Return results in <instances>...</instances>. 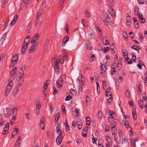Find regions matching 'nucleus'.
<instances>
[{
    "label": "nucleus",
    "instance_id": "63",
    "mask_svg": "<svg viewBox=\"0 0 147 147\" xmlns=\"http://www.w3.org/2000/svg\"><path fill=\"white\" fill-rule=\"evenodd\" d=\"M117 68L118 70H120L122 69V64H118L117 65Z\"/></svg>",
    "mask_w": 147,
    "mask_h": 147
},
{
    "label": "nucleus",
    "instance_id": "35",
    "mask_svg": "<svg viewBox=\"0 0 147 147\" xmlns=\"http://www.w3.org/2000/svg\"><path fill=\"white\" fill-rule=\"evenodd\" d=\"M117 66V64L115 62H113L111 65V68L112 69H115Z\"/></svg>",
    "mask_w": 147,
    "mask_h": 147
},
{
    "label": "nucleus",
    "instance_id": "58",
    "mask_svg": "<svg viewBox=\"0 0 147 147\" xmlns=\"http://www.w3.org/2000/svg\"><path fill=\"white\" fill-rule=\"evenodd\" d=\"M103 43L104 45H109V41L107 40H106L105 41L103 40Z\"/></svg>",
    "mask_w": 147,
    "mask_h": 147
},
{
    "label": "nucleus",
    "instance_id": "50",
    "mask_svg": "<svg viewBox=\"0 0 147 147\" xmlns=\"http://www.w3.org/2000/svg\"><path fill=\"white\" fill-rule=\"evenodd\" d=\"M105 95L107 96H111L112 95V94L111 92H106Z\"/></svg>",
    "mask_w": 147,
    "mask_h": 147
},
{
    "label": "nucleus",
    "instance_id": "47",
    "mask_svg": "<svg viewBox=\"0 0 147 147\" xmlns=\"http://www.w3.org/2000/svg\"><path fill=\"white\" fill-rule=\"evenodd\" d=\"M39 18H36L35 21L34 25L36 26L38 24V23L39 22Z\"/></svg>",
    "mask_w": 147,
    "mask_h": 147
},
{
    "label": "nucleus",
    "instance_id": "30",
    "mask_svg": "<svg viewBox=\"0 0 147 147\" xmlns=\"http://www.w3.org/2000/svg\"><path fill=\"white\" fill-rule=\"evenodd\" d=\"M35 49L33 47V45H32L31 48L29 50V52L30 53H32L33 52Z\"/></svg>",
    "mask_w": 147,
    "mask_h": 147
},
{
    "label": "nucleus",
    "instance_id": "64",
    "mask_svg": "<svg viewBox=\"0 0 147 147\" xmlns=\"http://www.w3.org/2000/svg\"><path fill=\"white\" fill-rule=\"evenodd\" d=\"M106 20L108 22V23H109V24L110 25V24L111 23V20L110 19V18L109 17L107 18L106 19Z\"/></svg>",
    "mask_w": 147,
    "mask_h": 147
},
{
    "label": "nucleus",
    "instance_id": "28",
    "mask_svg": "<svg viewBox=\"0 0 147 147\" xmlns=\"http://www.w3.org/2000/svg\"><path fill=\"white\" fill-rule=\"evenodd\" d=\"M125 122L124 124L125 127L127 128H128L129 127V123L128 120H124Z\"/></svg>",
    "mask_w": 147,
    "mask_h": 147
},
{
    "label": "nucleus",
    "instance_id": "31",
    "mask_svg": "<svg viewBox=\"0 0 147 147\" xmlns=\"http://www.w3.org/2000/svg\"><path fill=\"white\" fill-rule=\"evenodd\" d=\"M125 94L126 97L128 98H130V93L128 90H126Z\"/></svg>",
    "mask_w": 147,
    "mask_h": 147
},
{
    "label": "nucleus",
    "instance_id": "4",
    "mask_svg": "<svg viewBox=\"0 0 147 147\" xmlns=\"http://www.w3.org/2000/svg\"><path fill=\"white\" fill-rule=\"evenodd\" d=\"M17 68L16 67H14L10 72V78L8 81L10 82H12L15 78L14 75L16 73Z\"/></svg>",
    "mask_w": 147,
    "mask_h": 147
},
{
    "label": "nucleus",
    "instance_id": "1",
    "mask_svg": "<svg viewBox=\"0 0 147 147\" xmlns=\"http://www.w3.org/2000/svg\"><path fill=\"white\" fill-rule=\"evenodd\" d=\"M17 110L15 108L10 109L9 108L7 107L6 109L7 112L4 115L5 117L11 119H15L17 113Z\"/></svg>",
    "mask_w": 147,
    "mask_h": 147
},
{
    "label": "nucleus",
    "instance_id": "56",
    "mask_svg": "<svg viewBox=\"0 0 147 147\" xmlns=\"http://www.w3.org/2000/svg\"><path fill=\"white\" fill-rule=\"evenodd\" d=\"M122 59L121 58H119L118 62V64H122Z\"/></svg>",
    "mask_w": 147,
    "mask_h": 147
},
{
    "label": "nucleus",
    "instance_id": "33",
    "mask_svg": "<svg viewBox=\"0 0 147 147\" xmlns=\"http://www.w3.org/2000/svg\"><path fill=\"white\" fill-rule=\"evenodd\" d=\"M142 97H143L142 100L144 102L146 100V102H147V98L145 94H142Z\"/></svg>",
    "mask_w": 147,
    "mask_h": 147
},
{
    "label": "nucleus",
    "instance_id": "20",
    "mask_svg": "<svg viewBox=\"0 0 147 147\" xmlns=\"http://www.w3.org/2000/svg\"><path fill=\"white\" fill-rule=\"evenodd\" d=\"M60 126L58 125L56 127V132L59 134H62V131H60Z\"/></svg>",
    "mask_w": 147,
    "mask_h": 147
},
{
    "label": "nucleus",
    "instance_id": "48",
    "mask_svg": "<svg viewBox=\"0 0 147 147\" xmlns=\"http://www.w3.org/2000/svg\"><path fill=\"white\" fill-rule=\"evenodd\" d=\"M106 87V82L105 81L102 82V87L103 89H105Z\"/></svg>",
    "mask_w": 147,
    "mask_h": 147
},
{
    "label": "nucleus",
    "instance_id": "62",
    "mask_svg": "<svg viewBox=\"0 0 147 147\" xmlns=\"http://www.w3.org/2000/svg\"><path fill=\"white\" fill-rule=\"evenodd\" d=\"M33 45H33V47L35 49L37 48V46L38 45V43L36 42V43H34L33 44Z\"/></svg>",
    "mask_w": 147,
    "mask_h": 147
},
{
    "label": "nucleus",
    "instance_id": "49",
    "mask_svg": "<svg viewBox=\"0 0 147 147\" xmlns=\"http://www.w3.org/2000/svg\"><path fill=\"white\" fill-rule=\"evenodd\" d=\"M134 24L136 28H139V25L138 21L134 22Z\"/></svg>",
    "mask_w": 147,
    "mask_h": 147
},
{
    "label": "nucleus",
    "instance_id": "34",
    "mask_svg": "<svg viewBox=\"0 0 147 147\" xmlns=\"http://www.w3.org/2000/svg\"><path fill=\"white\" fill-rule=\"evenodd\" d=\"M129 59V58H128V57H126L125 59V61L126 62H127L128 64H131L132 63V62L130 60L129 61H128V60Z\"/></svg>",
    "mask_w": 147,
    "mask_h": 147
},
{
    "label": "nucleus",
    "instance_id": "22",
    "mask_svg": "<svg viewBox=\"0 0 147 147\" xmlns=\"http://www.w3.org/2000/svg\"><path fill=\"white\" fill-rule=\"evenodd\" d=\"M132 115L134 119L137 118V115L136 113V111L135 109L133 110L132 111Z\"/></svg>",
    "mask_w": 147,
    "mask_h": 147
},
{
    "label": "nucleus",
    "instance_id": "16",
    "mask_svg": "<svg viewBox=\"0 0 147 147\" xmlns=\"http://www.w3.org/2000/svg\"><path fill=\"white\" fill-rule=\"evenodd\" d=\"M22 84L23 82H20V80H19V83L18 85L15 88L18 90V91L21 90H22Z\"/></svg>",
    "mask_w": 147,
    "mask_h": 147
},
{
    "label": "nucleus",
    "instance_id": "18",
    "mask_svg": "<svg viewBox=\"0 0 147 147\" xmlns=\"http://www.w3.org/2000/svg\"><path fill=\"white\" fill-rule=\"evenodd\" d=\"M45 120H40V126L42 130L44 129L45 126Z\"/></svg>",
    "mask_w": 147,
    "mask_h": 147
},
{
    "label": "nucleus",
    "instance_id": "6",
    "mask_svg": "<svg viewBox=\"0 0 147 147\" xmlns=\"http://www.w3.org/2000/svg\"><path fill=\"white\" fill-rule=\"evenodd\" d=\"M63 82V78L61 77H59L58 80L56 81V85L57 87L59 88H62Z\"/></svg>",
    "mask_w": 147,
    "mask_h": 147
},
{
    "label": "nucleus",
    "instance_id": "11",
    "mask_svg": "<svg viewBox=\"0 0 147 147\" xmlns=\"http://www.w3.org/2000/svg\"><path fill=\"white\" fill-rule=\"evenodd\" d=\"M18 55L19 54L18 53L14 55L12 59V61L11 64H12L13 65L16 64L15 62H17L18 60Z\"/></svg>",
    "mask_w": 147,
    "mask_h": 147
},
{
    "label": "nucleus",
    "instance_id": "60",
    "mask_svg": "<svg viewBox=\"0 0 147 147\" xmlns=\"http://www.w3.org/2000/svg\"><path fill=\"white\" fill-rule=\"evenodd\" d=\"M82 22L83 24V25L84 26L85 28H87V26H86L85 25V24L86 23V21L83 19H82Z\"/></svg>",
    "mask_w": 147,
    "mask_h": 147
},
{
    "label": "nucleus",
    "instance_id": "41",
    "mask_svg": "<svg viewBox=\"0 0 147 147\" xmlns=\"http://www.w3.org/2000/svg\"><path fill=\"white\" fill-rule=\"evenodd\" d=\"M114 139L115 141V142L116 144L118 145V138L117 136V135H115L114 137Z\"/></svg>",
    "mask_w": 147,
    "mask_h": 147
},
{
    "label": "nucleus",
    "instance_id": "25",
    "mask_svg": "<svg viewBox=\"0 0 147 147\" xmlns=\"http://www.w3.org/2000/svg\"><path fill=\"white\" fill-rule=\"evenodd\" d=\"M106 138L108 144H109V145H110L111 142V138L109 136H107L106 137Z\"/></svg>",
    "mask_w": 147,
    "mask_h": 147
},
{
    "label": "nucleus",
    "instance_id": "10",
    "mask_svg": "<svg viewBox=\"0 0 147 147\" xmlns=\"http://www.w3.org/2000/svg\"><path fill=\"white\" fill-rule=\"evenodd\" d=\"M63 138L62 134H59L56 139V142L58 145L60 144L62 142Z\"/></svg>",
    "mask_w": 147,
    "mask_h": 147
},
{
    "label": "nucleus",
    "instance_id": "9",
    "mask_svg": "<svg viewBox=\"0 0 147 147\" xmlns=\"http://www.w3.org/2000/svg\"><path fill=\"white\" fill-rule=\"evenodd\" d=\"M108 113L109 114L108 117L109 119H115L116 117V115L114 111L111 110H109Z\"/></svg>",
    "mask_w": 147,
    "mask_h": 147
},
{
    "label": "nucleus",
    "instance_id": "27",
    "mask_svg": "<svg viewBox=\"0 0 147 147\" xmlns=\"http://www.w3.org/2000/svg\"><path fill=\"white\" fill-rule=\"evenodd\" d=\"M100 69L105 71L107 70V68L104 64H102V65L101 64Z\"/></svg>",
    "mask_w": 147,
    "mask_h": 147
},
{
    "label": "nucleus",
    "instance_id": "14",
    "mask_svg": "<svg viewBox=\"0 0 147 147\" xmlns=\"http://www.w3.org/2000/svg\"><path fill=\"white\" fill-rule=\"evenodd\" d=\"M77 123L78 125V128L79 130L81 129L82 126L83 122L81 120H78L77 121Z\"/></svg>",
    "mask_w": 147,
    "mask_h": 147
},
{
    "label": "nucleus",
    "instance_id": "8",
    "mask_svg": "<svg viewBox=\"0 0 147 147\" xmlns=\"http://www.w3.org/2000/svg\"><path fill=\"white\" fill-rule=\"evenodd\" d=\"M40 35L38 34L34 35L31 40V43L32 44L35 42H36L39 38Z\"/></svg>",
    "mask_w": 147,
    "mask_h": 147
},
{
    "label": "nucleus",
    "instance_id": "42",
    "mask_svg": "<svg viewBox=\"0 0 147 147\" xmlns=\"http://www.w3.org/2000/svg\"><path fill=\"white\" fill-rule=\"evenodd\" d=\"M146 22V20L145 18H142L140 19V22L141 23H145Z\"/></svg>",
    "mask_w": 147,
    "mask_h": 147
},
{
    "label": "nucleus",
    "instance_id": "23",
    "mask_svg": "<svg viewBox=\"0 0 147 147\" xmlns=\"http://www.w3.org/2000/svg\"><path fill=\"white\" fill-rule=\"evenodd\" d=\"M84 13L85 16L88 18L90 17V14L89 11L87 10L86 9L84 11Z\"/></svg>",
    "mask_w": 147,
    "mask_h": 147
},
{
    "label": "nucleus",
    "instance_id": "29",
    "mask_svg": "<svg viewBox=\"0 0 147 147\" xmlns=\"http://www.w3.org/2000/svg\"><path fill=\"white\" fill-rule=\"evenodd\" d=\"M131 48L134 50L137 51V50H140V49L139 48V47L137 45H135L131 47Z\"/></svg>",
    "mask_w": 147,
    "mask_h": 147
},
{
    "label": "nucleus",
    "instance_id": "26",
    "mask_svg": "<svg viewBox=\"0 0 147 147\" xmlns=\"http://www.w3.org/2000/svg\"><path fill=\"white\" fill-rule=\"evenodd\" d=\"M95 35V33L94 32H93L89 34L88 35V38L89 39H91L92 37L94 36Z\"/></svg>",
    "mask_w": 147,
    "mask_h": 147
},
{
    "label": "nucleus",
    "instance_id": "17",
    "mask_svg": "<svg viewBox=\"0 0 147 147\" xmlns=\"http://www.w3.org/2000/svg\"><path fill=\"white\" fill-rule=\"evenodd\" d=\"M86 47L87 49L91 50L92 49V47L91 44L89 42H87L85 44Z\"/></svg>",
    "mask_w": 147,
    "mask_h": 147
},
{
    "label": "nucleus",
    "instance_id": "45",
    "mask_svg": "<svg viewBox=\"0 0 147 147\" xmlns=\"http://www.w3.org/2000/svg\"><path fill=\"white\" fill-rule=\"evenodd\" d=\"M30 113L29 111H27L26 113L25 114V116L26 118V119H29V115Z\"/></svg>",
    "mask_w": 147,
    "mask_h": 147
},
{
    "label": "nucleus",
    "instance_id": "61",
    "mask_svg": "<svg viewBox=\"0 0 147 147\" xmlns=\"http://www.w3.org/2000/svg\"><path fill=\"white\" fill-rule=\"evenodd\" d=\"M36 114L38 115L40 112V109L39 107H36Z\"/></svg>",
    "mask_w": 147,
    "mask_h": 147
},
{
    "label": "nucleus",
    "instance_id": "5",
    "mask_svg": "<svg viewBox=\"0 0 147 147\" xmlns=\"http://www.w3.org/2000/svg\"><path fill=\"white\" fill-rule=\"evenodd\" d=\"M12 85L13 83L12 82H10V81H8V83L6 87L4 94V96L5 97L7 96L10 92Z\"/></svg>",
    "mask_w": 147,
    "mask_h": 147
},
{
    "label": "nucleus",
    "instance_id": "3",
    "mask_svg": "<svg viewBox=\"0 0 147 147\" xmlns=\"http://www.w3.org/2000/svg\"><path fill=\"white\" fill-rule=\"evenodd\" d=\"M26 67V65H22L19 71V80H20V82H23V81L22 78L24 75V71Z\"/></svg>",
    "mask_w": 147,
    "mask_h": 147
},
{
    "label": "nucleus",
    "instance_id": "12",
    "mask_svg": "<svg viewBox=\"0 0 147 147\" xmlns=\"http://www.w3.org/2000/svg\"><path fill=\"white\" fill-rule=\"evenodd\" d=\"M28 44H23L22 45V48L21 49L22 54H23L25 53V52L26 50L28 47Z\"/></svg>",
    "mask_w": 147,
    "mask_h": 147
},
{
    "label": "nucleus",
    "instance_id": "43",
    "mask_svg": "<svg viewBox=\"0 0 147 147\" xmlns=\"http://www.w3.org/2000/svg\"><path fill=\"white\" fill-rule=\"evenodd\" d=\"M20 145V142L16 141L14 147H19Z\"/></svg>",
    "mask_w": 147,
    "mask_h": 147
},
{
    "label": "nucleus",
    "instance_id": "2",
    "mask_svg": "<svg viewBox=\"0 0 147 147\" xmlns=\"http://www.w3.org/2000/svg\"><path fill=\"white\" fill-rule=\"evenodd\" d=\"M62 58H61V55H60L59 59H58L59 60V63L62 64L63 63L64 61H67L69 59V58L68 57L67 53L65 52L64 49L62 50Z\"/></svg>",
    "mask_w": 147,
    "mask_h": 147
},
{
    "label": "nucleus",
    "instance_id": "39",
    "mask_svg": "<svg viewBox=\"0 0 147 147\" xmlns=\"http://www.w3.org/2000/svg\"><path fill=\"white\" fill-rule=\"evenodd\" d=\"M128 140L127 138H123L122 140V144L128 142Z\"/></svg>",
    "mask_w": 147,
    "mask_h": 147
},
{
    "label": "nucleus",
    "instance_id": "44",
    "mask_svg": "<svg viewBox=\"0 0 147 147\" xmlns=\"http://www.w3.org/2000/svg\"><path fill=\"white\" fill-rule=\"evenodd\" d=\"M98 118L101 119L102 116V114L101 111H98Z\"/></svg>",
    "mask_w": 147,
    "mask_h": 147
},
{
    "label": "nucleus",
    "instance_id": "57",
    "mask_svg": "<svg viewBox=\"0 0 147 147\" xmlns=\"http://www.w3.org/2000/svg\"><path fill=\"white\" fill-rule=\"evenodd\" d=\"M113 98L112 97H110L107 100V102L109 103H111L112 101Z\"/></svg>",
    "mask_w": 147,
    "mask_h": 147
},
{
    "label": "nucleus",
    "instance_id": "15",
    "mask_svg": "<svg viewBox=\"0 0 147 147\" xmlns=\"http://www.w3.org/2000/svg\"><path fill=\"white\" fill-rule=\"evenodd\" d=\"M108 11L112 17L113 18L115 17V12L113 10L112 7L109 8L108 9Z\"/></svg>",
    "mask_w": 147,
    "mask_h": 147
},
{
    "label": "nucleus",
    "instance_id": "55",
    "mask_svg": "<svg viewBox=\"0 0 147 147\" xmlns=\"http://www.w3.org/2000/svg\"><path fill=\"white\" fill-rule=\"evenodd\" d=\"M142 65H143V66H144L145 67V66L144 64V65L142 64L139 63L138 64V68L140 69H142Z\"/></svg>",
    "mask_w": 147,
    "mask_h": 147
},
{
    "label": "nucleus",
    "instance_id": "37",
    "mask_svg": "<svg viewBox=\"0 0 147 147\" xmlns=\"http://www.w3.org/2000/svg\"><path fill=\"white\" fill-rule=\"evenodd\" d=\"M7 34V33H6L4 34V36L1 39V41L2 42L4 41L5 38H6Z\"/></svg>",
    "mask_w": 147,
    "mask_h": 147
},
{
    "label": "nucleus",
    "instance_id": "46",
    "mask_svg": "<svg viewBox=\"0 0 147 147\" xmlns=\"http://www.w3.org/2000/svg\"><path fill=\"white\" fill-rule=\"evenodd\" d=\"M123 36L124 38H125V39L127 38V35L126 32H123Z\"/></svg>",
    "mask_w": 147,
    "mask_h": 147
},
{
    "label": "nucleus",
    "instance_id": "51",
    "mask_svg": "<svg viewBox=\"0 0 147 147\" xmlns=\"http://www.w3.org/2000/svg\"><path fill=\"white\" fill-rule=\"evenodd\" d=\"M59 117V113H57L55 115V119H58Z\"/></svg>",
    "mask_w": 147,
    "mask_h": 147
},
{
    "label": "nucleus",
    "instance_id": "13",
    "mask_svg": "<svg viewBox=\"0 0 147 147\" xmlns=\"http://www.w3.org/2000/svg\"><path fill=\"white\" fill-rule=\"evenodd\" d=\"M69 37L68 36H65L63 38V42L61 43V46L64 47L66 43L69 40Z\"/></svg>",
    "mask_w": 147,
    "mask_h": 147
},
{
    "label": "nucleus",
    "instance_id": "32",
    "mask_svg": "<svg viewBox=\"0 0 147 147\" xmlns=\"http://www.w3.org/2000/svg\"><path fill=\"white\" fill-rule=\"evenodd\" d=\"M109 122L113 126H115L116 125V123L115 121V120H110Z\"/></svg>",
    "mask_w": 147,
    "mask_h": 147
},
{
    "label": "nucleus",
    "instance_id": "24",
    "mask_svg": "<svg viewBox=\"0 0 147 147\" xmlns=\"http://www.w3.org/2000/svg\"><path fill=\"white\" fill-rule=\"evenodd\" d=\"M86 104L87 105L90 104V99L89 97L87 96L86 98Z\"/></svg>",
    "mask_w": 147,
    "mask_h": 147
},
{
    "label": "nucleus",
    "instance_id": "52",
    "mask_svg": "<svg viewBox=\"0 0 147 147\" xmlns=\"http://www.w3.org/2000/svg\"><path fill=\"white\" fill-rule=\"evenodd\" d=\"M131 59L133 61H134V62H135L136 60V57L134 55V54H133Z\"/></svg>",
    "mask_w": 147,
    "mask_h": 147
},
{
    "label": "nucleus",
    "instance_id": "19",
    "mask_svg": "<svg viewBox=\"0 0 147 147\" xmlns=\"http://www.w3.org/2000/svg\"><path fill=\"white\" fill-rule=\"evenodd\" d=\"M30 37L27 36L24 40V44H26L27 43L28 45L30 41Z\"/></svg>",
    "mask_w": 147,
    "mask_h": 147
},
{
    "label": "nucleus",
    "instance_id": "7",
    "mask_svg": "<svg viewBox=\"0 0 147 147\" xmlns=\"http://www.w3.org/2000/svg\"><path fill=\"white\" fill-rule=\"evenodd\" d=\"M59 63L58 60H57L55 62V64L54 65V67L55 71V72L58 74L59 73Z\"/></svg>",
    "mask_w": 147,
    "mask_h": 147
},
{
    "label": "nucleus",
    "instance_id": "36",
    "mask_svg": "<svg viewBox=\"0 0 147 147\" xmlns=\"http://www.w3.org/2000/svg\"><path fill=\"white\" fill-rule=\"evenodd\" d=\"M72 98V96L71 95H69L67 96L65 99V100L66 101H69Z\"/></svg>",
    "mask_w": 147,
    "mask_h": 147
},
{
    "label": "nucleus",
    "instance_id": "54",
    "mask_svg": "<svg viewBox=\"0 0 147 147\" xmlns=\"http://www.w3.org/2000/svg\"><path fill=\"white\" fill-rule=\"evenodd\" d=\"M53 90H54V92H53V94L54 95H55L58 92L57 90L54 87H53Z\"/></svg>",
    "mask_w": 147,
    "mask_h": 147
},
{
    "label": "nucleus",
    "instance_id": "59",
    "mask_svg": "<svg viewBox=\"0 0 147 147\" xmlns=\"http://www.w3.org/2000/svg\"><path fill=\"white\" fill-rule=\"evenodd\" d=\"M138 11V9L136 7L134 8L135 14V15H137Z\"/></svg>",
    "mask_w": 147,
    "mask_h": 147
},
{
    "label": "nucleus",
    "instance_id": "38",
    "mask_svg": "<svg viewBox=\"0 0 147 147\" xmlns=\"http://www.w3.org/2000/svg\"><path fill=\"white\" fill-rule=\"evenodd\" d=\"M33 147H39L38 143L37 141H35L33 144Z\"/></svg>",
    "mask_w": 147,
    "mask_h": 147
},
{
    "label": "nucleus",
    "instance_id": "40",
    "mask_svg": "<svg viewBox=\"0 0 147 147\" xmlns=\"http://www.w3.org/2000/svg\"><path fill=\"white\" fill-rule=\"evenodd\" d=\"M89 127H85L84 128L82 131V132H84V133H87V130Z\"/></svg>",
    "mask_w": 147,
    "mask_h": 147
},
{
    "label": "nucleus",
    "instance_id": "21",
    "mask_svg": "<svg viewBox=\"0 0 147 147\" xmlns=\"http://www.w3.org/2000/svg\"><path fill=\"white\" fill-rule=\"evenodd\" d=\"M111 131L113 135L116 134L117 132V130L115 126H113L112 127Z\"/></svg>",
    "mask_w": 147,
    "mask_h": 147
},
{
    "label": "nucleus",
    "instance_id": "53",
    "mask_svg": "<svg viewBox=\"0 0 147 147\" xmlns=\"http://www.w3.org/2000/svg\"><path fill=\"white\" fill-rule=\"evenodd\" d=\"M71 94L72 95H74L75 94V90L71 88L70 90Z\"/></svg>",
    "mask_w": 147,
    "mask_h": 147
}]
</instances>
